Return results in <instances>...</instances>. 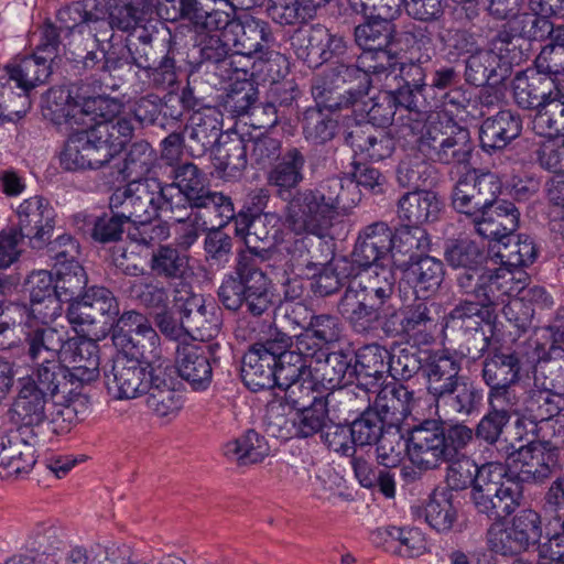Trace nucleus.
Segmentation results:
<instances>
[{"mask_svg": "<svg viewBox=\"0 0 564 564\" xmlns=\"http://www.w3.org/2000/svg\"><path fill=\"white\" fill-rule=\"evenodd\" d=\"M236 234L241 236L248 252L240 254L263 258L269 250L274 235L273 227H269V215H252L239 213L236 217Z\"/></svg>", "mask_w": 564, "mask_h": 564, "instance_id": "ea45409f", "label": "nucleus"}, {"mask_svg": "<svg viewBox=\"0 0 564 564\" xmlns=\"http://www.w3.org/2000/svg\"><path fill=\"white\" fill-rule=\"evenodd\" d=\"M379 326L389 337H399L414 345L431 344L438 327L436 305L415 301L400 310L394 307Z\"/></svg>", "mask_w": 564, "mask_h": 564, "instance_id": "9d476101", "label": "nucleus"}, {"mask_svg": "<svg viewBox=\"0 0 564 564\" xmlns=\"http://www.w3.org/2000/svg\"><path fill=\"white\" fill-rule=\"evenodd\" d=\"M473 430L462 438L457 445L456 454L449 455L444 464L447 465L445 480L453 490H462L475 486L478 466L466 454V447L473 440Z\"/></svg>", "mask_w": 564, "mask_h": 564, "instance_id": "c03bdc74", "label": "nucleus"}, {"mask_svg": "<svg viewBox=\"0 0 564 564\" xmlns=\"http://www.w3.org/2000/svg\"><path fill=\"white\" fill-rule=\"evenodd\" d=\"M558 78L529 68L516 74L511 82L514 102L522 109L539 112L547 102L560 96Z\"/></svg>", "mask_w": 564, "mask_h": 564, "instance_id": "6ab92c4d", "label": "nucleus"}, {"mask_svg": "<svg viewBox=\"0 0 564 564\" xmlns=\"http://www.w3.org/2000/svg\"><path fill=\"white\" fill-rule=\"evenodd\" d=\"M384 532L392 552L401 557H416L426 551L425 536L417 528L389 527Z\"/></svg>", "mask_w": 564, "mask_h": 564, "instance_id": "0e129e2a", "label": "nucleus"}, {"mask_svg": "<svg viewBox=\"0 0 564 564\" xmlns=\"http://www.w3.org/2000/svg\"><path fill=\"white\" fill-rule=\"evenodd\" d=\"M306 398L311 401L310 405H306L302 398L296 399L295 395L290 398L295 405L302 406L291 422L297 437L305 438L318 432L323 433L328 425L327 414L332 410L348 413L360 410V408L355 409V393L349 390L332 391L325 398L310 392V397L306 395Z\"/></svg>", "mask_w": 564, "mask_h": 564, "instance_id": "ddd939ff", "label": "nucleus"}, {"mask_svg": "<svg viewBox=\"0 0 564 564\" xmlns=\"http://www.w3.org/2000/svg\"><path fill=\"white\" fill-rule=\"evenodd\" d=\"M156 164V152L144 140L137 141L129 148L122 167L126 177L132 180L145 178Z\"/></svg>", "mask_w": 564, "mask_h": 564, "instance_id": "774afa93", "label": "nucleus"}, {"mask_svg": "<svg viewBox=\"0 0 564 564\" xmlns=\"http://www.w3.org/2000/svg\"><path fill=\"white\" fill-rule=\"evenodd\" d=\"M354 377L356 388L362 391L358 401L362 405L369 402L368 393L377 392L388 372H399L390 352L379 344H369L359 348L355 355Z\"/></svg>", "mask_w": 564, "mask_h": 564, "instance_id": "dca6fc26", "label": "nucleus"}, {"mask_svg": "<svg viewBox=\"0 0 564 564\" xmlns=\"http://www.w3.org/2000/svg\"><path fill=\"white\" fill-rule=\"evenodd\" d=\"M525 411L536 422H547L564 408V394L542 387L533 388L525 399Z\"/></svg>", "mask_w": 564, "mask_h": 564, "instance_id": "052dcab7", "label": "nucleus"}, {"mask_svg": "<svg viewBox=\"0 0 564 564\" xmlns=\"http://www.w3.org/2000/svg\"><path fill=\"white\" fill-rule=\"evenodd\" d=\"M163 184L155 177L132 180L123 188L116 189L109 198L110 210L134 224L147 225L167 210Z\"/></svg>", "mask_w": 564, "mask_h": 564, "instance_id": "39448f33", "label": "nucleus"}, {"mask_svg": "<svg viewBox=\"0 0 564 564\" xmlns=\"http://www.w3.org/2000/svg\"><path fill=\"white\" fill-rule=\"evenodd\" d=\"M520 213L511 202L497 198L473 219L477 234L497 243L513 234L519 226Z\"/></svg>", "mask_w": 564, "mask_h": 564, "instance_id": "b1692460", "label": "nucleus"}, {"mask_svg": "<svg viewBox=\"0 0 564 564\" xmlns=\"http://www.w3.org/2000/svg\"><path fill=\"white\" fill-rule=\"evenodd\" d=\"M509 63L494 50H479L466 61V80L475 86H482L490 79L502 78L508 72Z\"/></svg>", "mask_w": 564, "mask_h": 564, "instance_id": "a18cd8bd", "label": "nucleus"}, {"mask_svg": "<svg viewBox=\"0 0 564 564\" xmlns=\"http://www.w3.org/2000/svg\"><path fill=\"white\" fill-rule=\"evenodd\" d=\"M51 398L36 390L31 379H18V393L9 410L10 417L25 427L41 425L46 419V404Z\"/></svg>", "mask_w": 564, "mask_h": 564, "instance_id": "7c9ffc66", "label": "nucleus"}, {"mask_svg": "<svg viewBox=\"0 0 564 564\" xmlns=\"http://www.w3.org/2000/svg\"><path fill=\"white\" fill-rule=\"evenodd\" d=\"M31 440H25L20 430L0 433V466L8 475L29 473L36 463L33 431Z\"/></svg>", "mask_w": 564, "mask_h": 564, "instance_id": "c85d7f7f", "label": "nucleus"}, {"mask_svg": "<svg viewBox=\"0 0 564 564\" xmlns=\"http://www.w3.org/2000/svg\"><path fill=\"white\" fill-rule=\"evenodd\" d=\"M475 486L490 488L507 496H523V487L516 480V475H508L506 466L499 460L478 467Z\"/></svg>", "mask_w": 564, "mask_h": 564, "instance_id": "13d9d810", "label": "nucleus"}, {"mask_svg": "<svg viewBox=\"0 0 564 564\" xmlns=\"http://www.w3.org/2000/svg\"><path fill=\"white\" fill-rule=\"evenodd\" d=\"M533 131L542 137L558 138L564 137V91L552 99L535 112L532 120Z\"/></svg>", "mask_w": 564, "mask_h": 564, "instance_id": "680f3d73", "label": "nucleus"}, {"mask_svg": "<svg viewBox=\"0 0 564 564\" xmlns=\"http://www.w3.org/2000/svg\"><path fill=\"white\" fill-rule=\"evenodd\" d=\"M424 371L427 378V391L433 399L452 388L454 382L462 379L458 377L460 371L459 362L445 352L433 355L426 364Z\"/></svg>", "mask_w": 564, "mask_h": 564, "instance_id": "3c124183", "label": "nucleus"}, {"mask_svg": "<svg viewBox=\"0 0 564 564\" xmlns=\"http://www.w3.org/2000/svg\"><path fill=\"white\" fill-rule=\"evenodd\" d=\"M267 440L254 430H249L224 446V455L239 466L261 463L269 456Z\"/></svg>", "mask_w": 564, "mask_h": 564, "instance_id": "37998d69", "label": "nucleus"}, {"mask_svg": "<svg viewBox=\"0 0 564 564\" xmlns=\"http://www.w3.org/2000/svg\"><path fill=\"white\" fill-rule=\"evenodd\" d=\"M149 366L127 356H118L111 370L106 372L108 392L118 400L140 397L147 391L145 375Z\"/></svg>", "mask_w": 564, "mask_h": 564, "instance_id": "4be33fe9", "label": "nucleus"}, {"mask_svg": "<svg viewBox=\"0 0 564 564\" xmlns=\"http://www.w3.org/2000/svg\"><path fill=\"white\" fill-rule=\"evenodd\" d=\"M410 124L405 128L416 137L419 151L429 156L448 133L457 130V124L443 111L412 112Z\"/></svg>", "mask_w": 564, "mask_h": 564, "instance_id": "393cba45", "label": "nucleus"}, {"mask_svg": "<svg viewBox=\"0 0 564 564\" xmlns=\"http://www.w3.org/2000/svg\"><path fill=\"white\" fill-rule=\"evenodd\" d=\"M500 458L508 462L509 469L521 482L539 484L547 479L561 468V449L550 441L531 442L525 446L513 449L503 442Z\"/></svg>", "mask_w": 564, "mask_h": 564, "instance_id": "1a4fd4ad", "label": "nucleus"}, {"mask_svg": "<svg viewBox=\"0 0 564 564\" xmlns=\"http://www.w3.org/2000/svg\"><path fill=\"white\" fill-rule=\"evenodd\" d=\"M67 334L53 327H36L25 334L28 357L32 364L61 359L67 341Z\"/></svg>", "mask_w": 564, "mask_h": 564, "instance_id": "a19ab883", "label": "nucleus"}, {"mask_svg": "<svg viewBox=\"0 0 564 564\" xmlns=\"http://www.w3.org/2000/svg\"><path fill=\"white\" fill-rule=\"evenodd\" d=\"M333 74L336 77V82L341 83H357L355 88H351L352 94L357 95V98H361L368 93L370 87L373 88H391L397 80V75H391L386 70L368 69L360 64V55L357 58L355 65H347L338 63L333 68Z\"/></svg>", "mask_w": 564, "mask_h": 564, "instance_id": "58836bf2", "label": "nucleus"}, {"mask_svg": "<svg viewBox=\"0 0 564 564\" xmlns=\"http://www.w3.org/2000/svg\"><path fill=\"white\" fill-rule=\"evenodd\" d=\"M495 254L505 267L521 268L531 264L536 258V248L527 235L510 234L494 246Z\"/></svg>", "mask_w": 564, "mask_h": 564, "instance_id": "864d4df0", "label": "nucleus"}, {"mask_svg": "<svg viewBox=\"0 0 564 564\" xmlns=\"http://www.w3.org/2000/svg\"><path fill=\"white\" fill-rule=\"evenodd\" d=\"M105 138L106 133L95 126L72 133L59 153V165L65 171L76 172L109 164L116 154Z\"/></svg>", "mask_w": 564, "mask_h": 564, "instance_id": "f8f14e48", "label": "nucleus"}, {"mask_svg": "<svg viewBox=\"0 0 564 564\" xmlns=\"http://www.w3.org/2000/svg\"><path fill=\"white\" fill-rule=\"evenodd\" d=\"M149 268L156 276L181 279L188 270V257L172 245H160L152 250Z\"/></svg>", "mask_w": 564, "mask_h": 564, "instance_id": "6e6d98bb", "label": "nucleus"}, {"mask_svg": "<svg viewBox=\"0 0 564 564\" xmlns=\"http://www.w3.org/2000/svg\"><path fill=\"white\" fill-rule=\"evenodd\" d=\"M188 209L208 230L220 229L231 219H236L234 203L229 196L210 188L188 204Z\"/></svg>", "mask_w": 564, "mask_h": 564, "instance_id": "473e14b6", "label": "nucleus"}, {"mask_svg": "<svg viewBox=\"0 0 564 564\" xmlns=\"http://www.w3.org/2000/svg\"><path fill=\"white\" fill-rule=\"evenodd\" d=\"M420 405L414 391L402 383L387 384L381 388L371 408L388 426H395Z\"/></svg>", "mask_w": 564, "mask_h": 564, "instance_id": "bb28decb", "label": "nucleus"}, {"mask_svg": "<svg viewBox=\"0 0 564 564\" xmlns=\"http://www.w3.org/2000/svg\"><path fill=\"white\" fill-rule=\"evenodd\" d=\"M436 413L440 417L452 415H469L478 410L482 400L481 390L474 383L462 378L453 387L434 399Z\"/></svg>", "mask_w": 564, "mask_h": 564, "instance_id": "c9c22d12", "label": "nucleus"}, {"mask_svg": "<svg viewBox=\"0 0 564 564\" xmlns=\"http://www.w3.org/2000/svg\"><path fill=\"white\" fill-rule=\"evenodd\" d=\"M120 356L137 359L145 366L162 360L161 340L148 318L135 311L124 312L117 321L112 334Z\"/></svg>", "mask_w": 564, "mask_h": 564, "instance_id": "423d86ee", "label": "nucleus"}, {"mask_svg": "<svg viewBox=\"0 0 564 564\" xmlns=\"http://www.w3.org/2000/svg\"><path fill=\"white\" fill-rule=\"evenodd\" d=\"M442 202L436 193L416 189L402 195L398 202V215L409 225L419 226L438 219Z\"/></svg>", "mask_w": 564, "mask_h": 564, "instance_id": "e433bc0d", "label": "nucleus"}, {"mask_svg": "<svg viewBox=\"0 0 564 564\" xmlns=\"http://www.w3.org/2000/svg\"><path fill=\"white\" fill-rule=\"evenodd\" d=\"M471 151L469 131L458 126L455 132L448 133L445 142L429 154V158L443 164H463L469 161Z\"/></svg>", "mask_w": 564, "mask_h": 564, "instance_id": "bf43d9fd", "label": "nucleus"}, {"mask_svg": "<svg viewBox=\"0 0 564 564\" xmlns=\"http://www.w3.org/2000/svg\"><path fill=\"white\" fill-rule=\"evenodd\" d=\"M185 329L192 337L207 341L220 332L221 316L214 303L205 304L202 297L192 296L184 307Z\"/></svg>", "mask_w": 564, "mask_h": 564, "instance_id": "f704fd0d", "label": "nucleus"}, {"mask_svg": "<svg viewBox=\"0 0 564 564\" xmlns=\"http://www.w3.org/2000/svg\"><path fill=\"white\" fill-rule=\"evenodd\" d=\"M87 276L78 261L56 265L55 288L64 302H73L86 288Z\"/></svg>", "mask_w": 564, "mask_h": 564, "instance_id": "69168bd1", "label": "nucleus"}, {"mask_svg": "<svg viewBox=\"0 0 564 564\" xmlns=\"http://www.w3.org/2000/svg\"><path fill=\"white\" fill-rule=\"evenodd\" d=\"M225 39L231 44L232 54L258 55L260 61L268 64V72H272L273 66L288 68L286 57L268 48L273 37L269 24L261 19L242 13L231 22L230 29L225 31Z\"/></svg>", "mask_w": 564, "mask_h": 564, "instance_id": "9b49d317", "label": "nucleus"}, {"mask_svg": "<svg viewBox=\"0 0 564 564\" xmlns=\"http://www.w3.org/2000/svg\"><path fill=\"white\" fill-rule=\"evenodd\" d=\"M404 278L416 294L433 293L443 282L444 264L434 257H421L408 265Z\"/></svg>", "mask_w": 564, "mask_h": 564, "instance_id": "de8ad7c7", "label": "nucleus"}, {"mask_svg": "<svg viewBox=\"0 0 564 564\" xmlns=\"http://www.w3.org/2000/svg\"><path fill=\"white\" fill-rule=\"evenodd\" d=\"M348 285L337 308L357 332H366L395 307L391 304L395 276L391 268L372 264L364 267Z\"/></svg>", "mask_w": 564, "mask_h": 564, "instance_id": "7ed1b4c3", "label": "nucleus"}, {"mask_svg": "<svg viewBox=\"0 0 564 564\" xmlns=\"http://www.w3.org/2000/svg\"><path fill=\"white\" fill-rule=\"evenodd\" d=\"M104 7L107 20L100 26H106L102 35L106 37L111 30L126 33L137 31L152 12L153 3L151 0H104Z\"/></svg>", "mask_w": 564, "mask_h": 564, "instance_id": "2f4dec72", "label": "nucleus"}, {"mask_svg": "<svg viewBox=\"0 0 564 564\" xmlns=\"http://www.w3.org/2000/svg\"><path fill=\"white\" fill-rule=\"evenodd\" d=\"M305 162V156L300 149H288L280 161L269 171L268 184L276 188L278 195L282 197L303 182Z\"/></svg>", "mask_w": 564, "mask_h": 564, "instance_id": "79ce46f5", "label": "nucleus"}, {"mask_svg": "<svg viewBox=\"0 0 564 564\" xmlns=\"http://www.w3.org/2000/svg\"><path fill=\"white\" fill-rule=\"evenodd\" d=\"M174 181L163 184L164 198L167 202V210L181 215L184 206H188L197 196L209 187L206 184L204 173L191 162L177 165L173 170Z\"/></svg>", "mask_w": 564, "mask_h": 564, "instance_id": "5701e85b", "label": "nucleus"}, {"mask_svg": "<svg viewBox=\"0 0 564 564\" xmlns=\"http://www.w3.org/2000/svg\"><path fill=\"white\" fill-rule=\"evenodd\" d=\"M257 262L250 256L239 254L236 265V276L228 275L218 290L219 301L228 310L236 311L243 304L247 292V279L257 270Z\"/></svg>", "mask_w": 564, "mask_h": 564, "instance_id": "49530a36", "label": "nucleus"}, {"mask_svg": "<svg viewBox=\"0 0 564 564\" xmlns=\"http://www.w3.org/2000/svg\"><path fill=\"white\" fill-rule=\"evenodd\" d=\"M291 337L278 334L273 340L254 344L245 354L241 377L252 391L279 387L289 393V398L302 391L300 383L301 358L290 348Z\"/></svg>", "mask_w": 564, "mask_h": 564, "instance_id": "f03ea898", "label": "nucleus"}, {"mask_svg": "<svg viewBox=\"0 0 564 564\" xmlns=\"http://www.w3.org/2000/svg\"><path fill=\"white\" fill-rule=\"evenodd\" d=\"M343 334V324L339 318L330 314L314 315L306 332L291 337L290 348L297 357L322 356L325 346L336 343Z\"/></svg>", "mask_w": 564, "mask_h": 564, "instance_id": "412c9836", "label": "nucleus"}, {"mask_svg": "<svg viewBox=\"0 0 564 564\" xmlns=\"http://www.w3.org/2000/svg\"><path fill=\"white\" fill-rule=\"evenodd\" d=\"M118 314L119 306L111 291L93 286L69 304L67 319L77 334L99 339L106 335L112 317Z\"/></svg>", "mask_w": 564, "mask_h": 564, "instance_id": "6e6552de", "label": "nucleus"}, {"mask_svg": "<svg viewBox=\"0 0 564 564\" xmlns=\"http://www.w3.org/2000/svg\"><path fill=\"white\" fill-rule=\"evenodd\" d=\"M17 217L20 236L28 238L34 249L44 248L56 225V212L50 200L40 195L29 197L18 206Z\"/></svg>", "mask_w": 564, "mask_h": 564, "instance_id": "f3484780", "label": "nucleus"}, {"mask_svg": "<svg viewBox=\"0 0 564 564\" xmlns=\"http://www.w3.org/2000/svg\"><path fill=\"white\" fill-rule=\"evenodd\" d=\"M536 373L542 387L564 394V348L551 346L547 355L539 360Z\"/></svg>", "mask_w": 564, "mask_h": 564, "instance_id": "338daca9", "label": "nucleus"}, {"mask_svg": "<svg viewBox=\"0 0 564 564\" xmlns=\"http://www.w3.org/2000/svg\"><path fill=\"white\" fill-rule=\"evenodd\" d=\"M522 497L520 495L507 496V494H500L490 488L473 487V500L476 509L492 519L510 516L520 506Z\"/></svg>", "mask_w": 564, "mask_h": 564, "instance_id": "4d7b16f0", "label": "nucleus"}, {"mask_svg": "<svg viewBox=\"0 0 564 564\" xmlns=\"http://www.w3.org/2000/svg\"><path fill=\"white\" fill-rule=\"evenodd\" d=\"M488 312L475 301H460L446 316V326L464 335L481 329Z\"/></svg>", "mask_w": 564, "mask_h": 564, "instance_id": "e2e57ef3", "label": "nucleus"}, {"mask_svg": "<svg viewBox=\"0 0 564 564\" xmlns=\"http://www.w3.org/2000/svg\"><path fill=\"white\" fill-rule=\"evenodd\" d=\"M218 348V344L177 346L176 369L181 378L187 381L194 390H205L209 387L213 378L212 364L217 360L215 352Z\"/></svg>", "mask_w": 564, "mask_h": 564, "instance_id": "aec40b11", "label": "nucleus"}, {"mask_svg": "<svg viewBox=\"0 0 564 564\" xmlns=\"http://www.w3.org/2000/svg\"><path fill=\"white\" fill-rule=\"evenodd\" d=\"M95 337L68 338L61 355L62 362L66 364V373L73 388L69 391L90 383L99 377V347Z\"/></svg>", "mask_w": 564, "mask_h": 564, "instance_id": "a211bd4d", "label": "nucleus"}, {"mask_svg": "<svg viewBox=\"0 0 564 564\" xmlns=\"http://www.w3.org/2000/svg\"><path fill=\"white\" fill-rule=\"evenodd\" d=\"M84 96H73V91L65 87H52L43 97L42 115L56 126L80 123V102Z\"/></svg>", "mask_w": 564, "mask_h": 564, "instance_id": "4c0bfd02", "label": "nucleus"}, {"mask_svg": "<svg viewBox=\"0 0 564 564\" xmlns=\"http://www.w3.org/2000/svg\"><path fill=\"white\" fill-rule=\"evenodd\" d=\"M352 177L346 184L332 177L297 191L285 206V227L297 236L328 237L335 220L360 202L358 187L375 189L383 181L379 170L367 165H357Z\"/></svg>", "mask_w": 564, "mask_h": 564, "instance_id": "f257e3e1", "label": "nucleus"}, {"mask_svg": "<svg viewBox=\"0 0 564 564\" xmlns=\"http://www.w3.org/2000/svg\"><path fill=\"white\" fill-rule=\"evenodd\" d=\"M501 184L494 173L467 172L456 182L452 193L455 210L471 219L500 194Z\"/></svg>", "mask_w": 564, "mask_h": 564, "instance_id": "2eb2a0df", "label": "nucleus"}, {"mask_svg": "<svg viewBox=\"0 0 564 564\" xmlns=\"http://www.w3.org/2000/svg\"><path fill=\"white\" fill-rule=\"evenodd\" d=\"M469 429L464 424L445 429L441 421L424 420L411 430L408 438L411 463L424 470L438 468L449 455L456 454L457 445Z\"/></svg>", "mask_w": 564, "mask_h": 564, "instance_id": "20e7f679", "label": "nucleus"}, {"mask_svg": "<svg viewBox=\"0 0 564 564\" xmlns=\"http://www.w3.org/2000/svg\"><path fill=\"white\" fill-rule=\"evenodd\" d=\"M304 367L301 369L300 383H303L302 391L310 397V392H314L313 388L319 383L326 390L339 391L349 390L355 393V409L359 397L354 389L348 388L355 381L352 357L343 350L327 352L323 350L322 356L303 357L300 360Z\"/></svg>", "mask_w": 564, "mask_h": 564, "instance_id": "0eeeda50", "label": "nucleus"}, {"mask_svg": "<svg viewBox=\"0 0 564 564\" xmlns=\"http://www.w3.org/2000/svg\"><path fill=\"white\" fill-rule=\"evenodd\" d=\"M291 45L297 57L310 63L315 56L326 62L333 52L341 53L345 48L343 39L332 35L322 24L296 30L291 37Z\"/></svg>", "mask_w": 564, "mask_h": 564, "instance_id": "a878e982", "label": "nucleus"}, {"mask_svg": "<svg viewBox=\"0 0 564 564\" xmlns=\"http://www.w3.org/2000/svg\"><path fill=\"white\" fill-rule=\"evenodd\" d=\"M393 234L384 221H376L364 227L354 248L352 258L359 267L378 264L392 249Z\"/></svg>", "mask_w": 564, "mask_h": 564, "instance_id": "c756f323", "label": "nucleus"}, {"mask_svg": "<svg viewBox=\"0 0 564 564\" xmlns=\"http://www.w3.org/2000/svg\"><path fill=\"white\" fill-rule=\"evenodd\" d=\"M51 75V61L42 57L39 53L25 56L23 58L13 59L7 64L0 73V84L12 87L11 83H15V87L22 90L21 95L28 93L34 87L44 84Z\"/></svg>", "mask_w": 564, "mask_h": 564, "instance_id": "cd10ccee", "label": "nucleus"}, {"mask_svg": "<svg viewBox=\"0 0 564 564\" xmlns=\"http://www.w3.org/2000/svg\"><path fill=\"white\" fill-rule=\"evenodd\" d=\"M249 145L241 137L229 138L214 150L213 165L221 177L235 178L246 169Z\"/></svg>", "mask_w": 564, "mask_h": 564, "instance_id": "09e8293b", "label": "nucleus"}, {"mask_svg": "<svg viewBox=\"0 0 564 564\" xmlns=\"http://www.w3.org/2000/svg\"><path fill=\"white\" fill-rule=\"evenodd\" d=\"M520 371L521 360L517 352L496 351L484 360L482 379L487 386L516 384Z\"/></svg>", "mask_w": 564, "mask_h": 564, "instance_id": "8fccbe9b", "label": "nucleus"}, {"mask_svg": "<svg viewBox=\"0 0 564 564\" xmlns=\"http://www.w3.org/2000/svg\"><path fill=\"white\" fill-rule=\"evenodd\" d=\"M348 142L356 153L371 161H381L394 151V140L383 131L356 129L349 132Z\"/></svg>", "mask_w": 564, "mask_h": 564, "instance_id": "603ef678", "label": "nucleus"}, {"mask_svg": "<svg viewBox=\"0 0 564 564\" xmlns=\"http://www.w3.org/2000/svg\"><path fill=\"white\" fill-rule=\"evenodd\" d=\"M521 130V117L512 110H501L482 121L479 130L480 144L488 152L503 149L520 135Z\"/></svg>", "mask_w": 564, "mask_h": 564, "instance_id": "72a5a7b5", "label": "nucleus"}, {"mask_svg": "<svg viewBox=\"0 0 564 564\" xmlns=\"http://www.w3.org/2000/svg\"><path fill=\"white\" fill-rule=\"evenodd\" d=\"M21 379H31L36 390L53 399L69 383L66 369L61 359L33 364L32 375Z\"/></svg>", "mask_w": 564, "mask_h": 564, "instance_id": "5fc2aeb1", "label": "nucleus"}, {"mask_svg": "<svg viewBox=\"0 0 564 564\" xmlns=\"http://www.w3.org/2000/svg\"><path fill=\"white\" fill-rule=\"evenodd\" d=\"M367 19L365 23L355 28V41L362 50L361 66L397 75V55L387 50L395 36L394 24L377 18Z\"/></svg>", "mask_w": 564, "mask_h": 564, "instance_id": "4468645a", "label": "nucleus"}]
</instances>
